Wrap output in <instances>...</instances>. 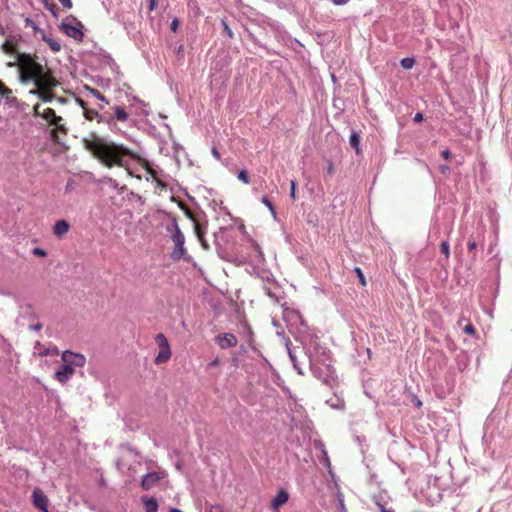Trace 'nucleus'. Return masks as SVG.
I'll return each mask as SVG.
<instances>
[{
	"label": "nucleus",
	"mask_w": 512,
	"mask_h": 512,
	"mask_svg": "<svg viewBox=\"0 0 512 512\" xmlns=\"http://www.w3.org/2000/svg\"><path fill=\"white\" fill-rule=\"evenodd\" d=\"M289 499V494L284 490L281 489L278 491L276 496L273 498L271 502V506L274 510H278V508L282 505H284Z\"/></svg>",
	"instance_id": "obj_17"
},
{
	"label": "nucleus",
	"mask_w": 512,
	"mask_h": 512,
	"mask_svg": "<svg viewBox=\"0 0 512 512\" xmlns=\"http://www.w3.org/2000/svg\"><path fill=\"white\" fill-rule=\"evenodd\" d=\"M82 28V24L75 18H72V21H63L60 25V29L63 33L79 42H81L84 37Z\"/></svg>",
	"instance_id": "obj_5"
},
{
	"label": "nucleus",
	"mask_w": 512,
	"mask_h": 512,
	"mask_svg": "<svg viewBox=\"0 0 512 512\" xmlns=\"http://www.w3.org/2000/svg\"><path fill=\"white\" fill-rule=\"evenodd\" d=\"M221 26L223 28L224 33L228 36V38L232 39L234 36L233 31L225 19L221 20Z\"/></svg>",
	"instance_id": "obj_25"
},
{
	"label": "nucleus",
	"mask_w": 512,
	"mask_h": 512,
	"mask_svg": "<svg viewBox=\"0 0 512 512\" xmlns=\"http://www.w3.org/2000/svg\"><path fill=\"white\" fill-rule=\"evenodd\" d=\"M414 122L419 123L423 120V114L421 112H418L414 115L413 118Z\"/></svg>",
	"instance_id": "obj_44"
},
{
	"label": "nucleus",
	"mask_w": 512,
	"mask_h": 512,
	"mask_svg": "<svg viewBox=\"0 0 512 512\" xmlns=\"http://www.w3.org/2000/svg\"><path fill=\"white\" fill-rule=\"evenodd\" d=\"M295 192H296V182L294 180H292L290 182V196L292 199H295V197H296Z\"/></svg>",
	"instance_id": "obj_36"
},
{
	"label": "nucleus",
	"mask_w": 512,
	"mask_h": 512,
	"mask_svg": "<svg viewBox=\"0 0 512 512\" xmlns=\"http://www.w3.org/2000/svg\"><path fill=\"white\" fill-rule=\"evenodd\" d=\"M290 330L294 333L296 341H299L309 359L310 370L315 378L324 384L331 385L334 381V369L332 367L331 352L322 346L319 338L311 334L308 326L298 311H292L288 315Z\"/></svg>",
	"instance_id": "obj_1"
},
{
	"label": "nucleus",
	"mask_w": 512,
	"mask_h": 512,
	"mask_svg": "<svg viewBox=\"0 0 512 512\" xmlns=\"http://www.w3.org/2000/svg\"><path fill=\"white\" fill-rule=\"evenodd\" d=\"M18 39L16 36H8L2 43L1 49L7 54H17V61L9 62V67L19 65L20 79L22 82L33 81L35 86L42 89H51L57 85V81L50 75L46 68L35 62L29 55L19 54L17 51Z\"/></svg>",
	"instance_id": "obj_2"
},
{
	"label": "nucleus",
	"mask_w": 512,
	"mask_h": 512,
	"mask_svg": "<svg viewBox=\"0 0 512 512\" xmlns=\"http://www.w3.org/2000/svg\"><path fill=\"white\" fill-rule=\"evenodd\" d=\"M32 254L35 256L45 257L47 252L43 248L35 247L32 249Z\"/></svg>",
	"instance_id": "obj_34"
},
{
	"label": "nucleus",
	"mask_w": 512,
	"mask_h": 512,
	"mask_svg": "<svg viewBox=\"0 0 512 512\" xmlns=\"http://www.w3.org/2000/svg\"><path fill=\"white\" fill-rule=\"evenodd\" d=\"M84 109V115L88 120H93L94 118L98 119V122H105L106 116L99 115V113L94 109H88L83 107Z\"/></svg>",
	"instance_id": "obj_22"
},
{
	"label": "nucleus",
	"mask_w": 512,
	"mask_h": 512,
	"mask_svg": "<svg viewBox=\"0 0 512 512\" xmlns=\"http://www.w3.org/2000/svg\"><path fill=\"white\" fill-rule=\"evenodd\" d=\"M41 117L49 122L51 125H55L59 130L64 131V127L60 124L62 117L57 116L55 111L51 108L45 109Z\"/></svg>",
	"instance_id": "obj_10"
},
{
	"label": "nucleus",
	"mask_w": 512,
	"mask_h": 512,
	"mask_svg": "<svg viewBox=\"0 0 512 512\" xmlns=\"http://www.w3.org/2000/svg\"><path fill=\"white\" fill-rule=\"evenodd\" d=\"M255 247H256L257 252H258L259 254H261L259 246H258L257 244H255Z\"/></svg>",
	"instance_id": "obj_62"
},
{
	"label": "nucleus",
	"mask_w": 512,
	"mask_h": 512,
	"mask_svg": "<svg viewBox=\"0 0 512 512\" xmlns=\"http://www.w3.org/2000/svg\"><path fill=\"white\" fill-rule=\"evenodd\" d=\"M350 0H331V2L336 5V6H340V5H345L349 2Z\"/></svg>",
	"instance_id": "obj_45"
},
{
	"label": "nucleus",
	"mask_w": 512,
	"mask_h": 512,
	"mask_svg": "<svg viewBox=\"0 0 512 512\" xmlns=\"http://www.w3.org/2000/svg\"><path fill=\"white\" fill-rule=\"evenodd\" d=\"M69 229L70 224L66 220L62 219L56 221V223L54 224L53 233L56 237L62 238L69 232Z\"/></svg>",
	"instance_id": "obj_14"
},
{
	"label": "nucleus",
	"mask_w": 512,
	"mask_h": 512,
	"mask_svg": "<svg viewBox=\"0 0 512 512\" xmlns=\"http://www.w3.org/2000/svg\"><path fill=\"white\" fill-rule=\"evenodd\" d=\"M158 0H149V11H154L157 8Z\"/></svg>",
	"instance_id": "obj_40"
},
{
	"label": "nucleus",
	"mask_w": 512,
	"mask_h": 512,
	"mask_svg": "<svg viewBox=\"0 0 512 512\" xmlns=\"http://www.w3.org/2000/svg\"><path fill=\"white\" fill-rule=\"evenodd\" d=\"M476 247H477V244H476V242L474 240H470L468 242V249H469V251L475 250Z\"/></svg>",
	"instance_id": "obj_48"
},
{
	"label": "nucleus",
	"mask_w": 512,
	"mask_h": 512,
	"mask_svg": "<svg viewBox=\"0 0 512 512\" xmlns=\"http://www.w3.org/2000/svg\"><path fill=\"white\" fill-rule=\"evenodd\" d=\"M29 329L32 331L38 332L42 329V324L40 322H37L35 324L30 325Z\"/></svg>",
	"instance_id": "obj_39"
},
{
	"label": "nucleus",
	"mask_w": 512,
	"mask_h": 512,
	"mask_svg": "<svg viewBox=\"0 0 512 512\" xmlns=\"http://www.w3.org/2000/svg\"><path fill=\"white\" fill-rule=\"evenodd\" d=\"M142 502L145 505L146 512H157L158 511V503L155 498L143 497Z\"/></svg>",
	"instance_id": "obj_20"
},
{
	"label": "nucleus",
	"mask_w": 512,
	"mask_h": 512,
	"mask_svg": "<svg viewBox=\"0 0 512 512\" xmlns=\"http://www.w3.org/2000/svg\"><path fill=\"white\" fill-rule=\"evenodd\" d=\"M172 229L174 231L172 235V240L175 243V249L172 252L171 256L173 259H180L185 256L186 249L184 247L185 243V237L184 234L181 232L177 220L174 218L171 223Z\"/></svg>",
	"instance_id": "obj_4"
},
{
	"label": "nucleus",
	"mask_w": 512,
	"mask_h": 512,
	"mask_svg": "<svg viewBox=\"0 0 512 512\" xmlns=\"http://www.w3.org/2000/svg\"><path fill=\"white\" fill-rule=\"evenodd\" d=\"M441 154H442V156H443L445 159H449V158H450V156H451V152H450V150H449V149H445V150H443Z\"/></svg>",
	"instance_id": "obj_51"
},
{
	"label": "nucleus",
	"mask_w": 512,
	"mask_h": 512,
	"mask_svg": "<svg viewBox=\"0 0 512 512\" xmlns=\"http://www.w3.org/2000/svg\"><path fill=\"white\" fill-rule=\"evenodd\" d=\"M463 331L469 335L475 334L476 330L472 324H468L463 328Z\"/></svg>",
	"instance_id": "obj_35"
},
{
	"label": "nucleus",
	"mask_w": 512,
	"mask_h": 512,
	"mask_svg": "<svg viewBox=\"0 0 512 512\" xmlns=\"http://www.w3.org/2000/svg\"><path fill=\"white\" fill-rule=\"evenodd\" d=\"M264 289H265V293L267 294V296H269L272 299L277 298L276 294L270 288L265 287Z\"/></svg>",
	"instance_id": "obj_43"
},
{
	"label": "nucleus",
	"mask_w": 512,
	"mask_h": 512,
	"mask_svg": "<svg viewBox=\"0 0 512 512\" xmlns=\"http://www.w3.org/2000/svg\"><path fill=\"white\" fill-rule=\"evenodd\" d=\"M237 178H238L241 182H243V183H245V184H248V183H249L248 173H247V171H246L245 169L240 170V171L238 172Z\"/></svg>",
	"instance_id": "obj_30"
},
{
	"label": "nucleus",
	"mask_w": 512,
	"mask_h": 512,
	"mask_svg": "<svg viewBox=\"0 0 512 512\" xmlns=\"http://www.w3.org/2000/svg\"><path fill=\"white\" fill-rule=\"evenodd\" d=\"M328 404H330V406L334 409H343L344 408V404L341 403V404H335V402H332L330 403V401H327Z\"/></svg>",
	"instance_id": "obj_47"
},
{
	"label": "nucleus",
	"mask_w": 512,
	"mask_h": 512,
	"mask_svg": "<svg viewBox=\"0 0 512 512\" xmlns=\"http://www.w3.org/2000/svg\"><path fill=\"white\" fill-rule=\"evenodd\" d=\"M155 341L159 346V352L157 356L155 357V363L156 364H162L166 361H168L171 357V349L168 342V339L166 336L162 333H159L155 337Z\"/></svg>",
	"instance_id": "obj_6"
},
{
	"label": "nucleus",
	"mask_w": 512,
	"mask_h": 512,
	"mask_svg": "<svg viewBox=\"0 0 512 512\" xmlns=\"http://www.w3.org/2000/svg\"><path fill=\"white\" fill-rule=\"evenodd\" d=\"M58 1L66 9H71L73 6L72 0H58Z\"/></svg>",
	"instance_id": "obj_38"
},
{
	"label": "nucleus",
	"mask_w": 512,
	"mask_h": 512,
	"mask_svg": "<svg viewBox=\"0 0 512 512\" xmlns=\"http://www.w3.org/2000/svg\"><path fill=\"white\" fill-rule=\"evenodd\" d=\"M41 355H42V356H46V355H48V352H47V351H45V352H41Z\"/></svg>",
	"instance_id": "obj_63"
},
{
	"label": "nucleus",
	"mask_w": 512,
	"mask_h": 512,
	"mask_svg": "<svg viewBox=\"0 0 512 512\" xmlns=\"http://www.w3.org/2000/svg\"><path fill=\"white\" fill-rule=\"evenodd\" d=\"M217 344L222 349L231 348L237 345V338L232 333H225L222 336L216 337Z\"/></svg>",
	"instance_id": "obj_11"
},
{
	"label": "nucleus",
	"mask_w": 512,
	"mask_h": 512,
	"mask_svg": "<svg viewBox=\"0 0 512 512\" xmlns=\"http://www.w3.org/2000/svg\"><path fill=\"white\" fill-rule=\"evenodd\" d=\"M183 49H184L183 45H180V46L178 47L177 53H178V54L182 53V52H183Z\"/></svg>",
	"instance_id": "obj_59"
},
{
	"label": "nucleus",
	"mask_w": 512,
	"mask_h": 512,
	"mask_svg": "<svg viewBox=\"0 0 512 512\" xmlns=\"http://www.w3.org/2000/svg\"><path fill=\"white\" fill-rule=\"evenodd\" d=\"M179 27V20L177 18H174L172 21H171V24H170V29L173 31V32H176L177 29Z\"/></svg>",
	"instance_id": "obj_37"
},
{
	"label": "nucleus",
	"mask_w": 512,
	"mask_h": 512,
	"mask_svg": "<svg viewBox=\"0 0 512 512\" xmlns=\"http://www.w3.org/2000/svg\"><path fill=\"white\" fill-rule=\"evenodd\" d=\"M47 8H48V10H50L55 15V9L56 8H55L54 5H51V6L47 7Z\"/></svg>",
	"instance_id": "obj_57"
},
{
	"label": "nucleus",
	"mask_w": 512,
	"mask_h": 512,
	"mask_svg": "<svg viewBox=\"0 0 512 512\" xmlns=\"http://www.w3.org/2000/svg\"><path fill=\"white\" fill-rule=\"evenodd\" d=\"M261 202L269 209V211L271 212L272 216L275 218L276 217V210H275V207L273 206L272 202L267 197H263Z\"/></svg>",
	"instance_id": "obj_26"
},
{
	"label": "nucleus",
	"mask_w": 512,
	"mask_h": 512,
	"mask_svg": "<svg viewBox=\"0 0 512 512\" xmlns=\"http://www.w3.org/2000/svg\"><path fill=\"white\" fill-rule=\"evenodd\" d=\"M11 89L5 87L1 82H0V96L2 98L5 99V103L9 106V107H13V106H16L18 104V100L16 97L14 96H11Z\"/></svg>",
	"instance_id": "obj_15"
},
{
	"label": "nucleus",
	"mask_w": 512,
	"mask_h": 512,
	"mask_svg": "<svg viewBox=\"0 0 512 512\" xmlns=\"http://www.w3.org/2000/svg\"><path fill=\"white\" fill-rule=\"evenodd\" d=\"M114 115L112 117H106L105 122L110 124L113 120H117L119 122H126L129 118L128 112L121 105H115L113 107Z\"/></svg>",
	"instance_id": "obj_12"
},
{
	"label": "nucleus",
	"mask_w": 512,
	"mask_h": 512,
	"mask_svg": "<svg viewBox=\"0 0 512 512\" xmlns=\"http://www.w3.org/2000/svg\"><path fill=\"white\" fill-rule=\"evenodd\" d=\"M212 154H213V156H214L217 160H220V153H219V151L217 150V148H216V147H213V148H212Z\"/></svg>",
	"instance_id": "obj_52"
},
{
	"label": "nucleus",
	"mask_w": 512,
	"mask_h": 512,
	"mask_svg": "<svg viewBox=\"0 0 512 512\" xmlns=\"http://www.w3.org/2000/svg\"><path fill=\"white\" fill-rule=\"evenodd\" d=\"M314 446L317 450L320 451L321 455H323L324 453H327L326 447L321 440H316L314 442Z\"/></svg>",
	"instance_id": "obj_32"
},
{
	"label": "nucleus",
	"mask_w": 512,
	"mask_h": 512,
	"mask_svg": "<svg viewBox=\"0 0 512 512\" xmlns=\"http://www.w3.org/2000/svg\"><path fill=\"white\" fill-rule=\"evenodd\" d=\"M377 505L379 506L380 512H389L382 504L377 503Z\"/></svg>",
	"instance_id": "obj_54"
},
{
	"label": "nucleus",
	"mask_w": 512,
	"mask_h": 512,
	"mask_svg": "<svg viewBox=\"0 0 512 512\" xmlns=\"http://www.w3.org/2000/svg\"><path fill=\"white\" fill-rule=\"evenodd\" d=\"M167 476L165 471H152L142 476L141 479V488L145 491L150 490L154 487L160 480L164 479Z\"/></svg>",
	"instance_id": "obj_8"
},
{
	"label": "nucleus",
	"mask_w": 512,
	"mask_h": 512,
	"mask_svg": "<svg viewBox=\"0 0 512 512\" xmlns=\"http://www.w3.org/2000/svg\"><path fill=\"white\" fill-rule=\"evenodd\" d=\"M217 364V360L213 361L210 365H216Z\"/></svg>",
	"instance_id": "obj_64"
},
{
	"label": "nucleus",
	"mask_w": 512,
	"mask_h": 512,
	"mask_svg": "<svg viewBox=\"0 0 512 512\" xmlns=\"http://www.w3.org/2000/svg\"><path fill=\"white\" fill-rule=\"evenodd\" d=\"M349 143H350L351 147L355 149L356 154H359L361 152L360 136L354 130H352V132L350 134Z\"/></svg>",
	"instance_id": "obj_21"
},
{
	"label": "nucleus",
	"mask_w": 512,
	"mask_h": 512,
	"mask_svg": "<svg viewBox=\"0 0 512 512\" xmlns=\"http://www.w3.org/2000/svg\"><path fill=\"white\" fill-rule=\"evenodd\" d=\"M210 512H224L223 507L220 505H213L210 508Z\"/></svg>",
	"instance_id": "obj_42"
},
{
	"label": "nucleus",
	"mask_w": 512,
	"mask_h": 512,
	"mask_svg": "<svg viewBox=\"0 0 512 512\" xmlns=\"http://www.w3.org/2000/svg\"><path fill=\"white\" fill-rule=\"evenodd\" d=\"M170 512H183V511L178 508H171Z\"/></svg>",
	"instance_id": "obj_60"
},
{
	"label": "nucleus",
	"mask_w": 512,
	"mask_h": 512,
	"mask_svg": "<svg viewBox=\"0 0 512 512\" xmlns=\"http://www.w3.org/2000/svg\"><path fill=\"white\" fill-rule=\"evenodd\" d=\"M314 446L317 450L320 451L321 455H323L324 453H327L326 447L321 440H316L314 442Z\"/></svg>",
	"instance_id": "obj_31"
},
{
	"label": "nucleus",
	"mask_w": 512,
	"mask_h": 512,
	"mask_svg": "<svg viewBox=\"0 0 512 512\" xmlns=\"http://www.w3.org/2000/svg\"><path fill=\"white\" fill-rule=\"evenodd\" d=\"M74 372V368H71L69 365L64 363V365H62L61 368L55 372V378L60 383L64 384L71 378Z\"/></svg>",
	"instance_id": "obj_13"
},
{
	"label": "nucleus",
	"mask_w": 512,
	"mask_h": 512,
	"mask_svg": "<svg viewBox=\"0 0 512 512\" xmlns=\"http://www.w3.org/2000/svg\"><path fill=\"white\" fill-rule=\"evenodd\" d=\"M354 272L356 273L358 279H359V282L361 283L362 286H365L366 285V279H365V276L361 270L360 267H355L354 268Z\"/></svg>",
	"instance_id": "obj_29"
},
{
	"label": "nucleus",
	"mask_w": 512,
	"mask_h": 512,
	"mask_svg": "<svg viewBox=\"0 0 512 512\" xmlns=\"http://www.w3.org/2000/svg\"><path fill=\"white\" fill-rule=\"evenodd\" d=\"M440 251L445 256L446 259L449 258V256H450V247H449V243L447 241H442V243L440 245Z\"/></svg>",
	"instance_id": "obj_28"
},
{
	"label": "nucleus",
	"mask_w": 512,
	"mask_h": 512,
	"mask_svg": "<svg viewBox=\"0 0 512 512\" xmlns=\"http://www.w3.org/2000/svg\"><path fill=\"white\" fill-rule=\"evenodd\" d=\"M29 318H30V319H36V318H37L36 313H35V312H33V311H30V312H29Z\"/></svg>",
	"instance_id": "obj_55"
},
{
	"label": "nucleus",
	"mask_w": 512,
	"mask_h": 512,
	"mask_svg": "<svg viewBox=\"0 0 512 512\" xmlns=\"http://www.w3.org/2000/svg\"><path fill=\"white\" fill-rule=\"evenodd\" d=\"M440 170L442 172H446V171H449V167L447 165H442V166H440Z\"/></svg>",
	"instance_id": "obj_56"
},
{
	"label": "nucleus",
	"mask_w": 512,
	"mask_h": 512,
	"mask_svg": "<svg viewBox=\"0 0 512 512\" xmlns=\"http://www.w3.org/2000/svg\"><path fill=\"white\" fill-rule=\"evenodd\" d=\"M416 405H417L418 407H420V406L422 405V402H421L420 400H417V401H416Z\"/></svg>",
	"instance_id": "obj_61"
},
{
	"label": "nucleus",
	"mask_w": 512,
	"mask_h": 512,
	"mask_svg": "<svg viewBox=\"0 0 512 512\" xmlns=\"http://www.w3.org/2000/svg\"><path fill=\"white\" fill-rule=\"evenodd\" d=\"M84 147L104 166L128 167L136 158V154L111 140L91 134L83 139Z\"/></svg>",
	"instance_id": "obj_3"
},
{
	"label": "nucleus",
	"mask_w": 512,
	"mask_h": 512,
	"mask_svg": "<svg viewBox=\"0 0 512 512\" xmlns=\"http://www.w3.org/2000/svg\"><path fill=\"white\" fill-rule=\"evenodd\" d=\"M285 345H286V349H287V353H288L290 362L293 365V368L297 371V373L299 375H304V372L298 363L296 352L294 349L291 348V346H290L291 344H290L289 340L286 341Z\"/></svg>",
	"instance_id": "obj_16"
},
{
	"label": "nucleus",
	"mask_w": 512,
	"mask_h": 512,
	"mask_svg": "<svg viewBox=\"0 0 512 512\" xmlns=\"http://www.w3.org/2000/svg\"><path fill=\"white\" fill-rule=\"evenodd\" d=\"M33 94H38L43 102H51L53 95L47 92L32 91Z\"/></svg>",
	"instance_id": "obj_27"
},
{
	"label": "nucleus",
	"mask_w": 512,
	"mask_h": 512,
	"mask_svg": "<svg viewBox=\"0 0 512 512\" xmlns=\"http://www.w3.org/2000/svg\"><path fill=\"white\" fill-rule=\"evenodd\" d=\"M340 512H347L343 500H340Z\"/></svg>",
	"instance_id": "obj_53"
},
{
	"label": "nucleus",
	"mask_w": 512,
	"mask_h": 512,
	"mask_svg": "<svg viewBox=\"0 0 512 512\" xmlns=\"http://www.w3.org/2000/svg\"><path fill=\"white\" fill-rule=\"evenodd\" d=\"M62 361L71 368L83 367L86 364V357L81 353L65 350L61 354Z\"/></svg>",
	"instance_id": "obj_7"
},
{
	"label": "nucleus",
	"mask_w": 512,
	"mask_h": 512,
	"mask_svg": "<svg viewBox=\"0 0 512 512\" xmlns=\"http://www.w3.org/2000/svg\"><path fill=\"white\" fill-rule=\"evenodd\" d=\"M72 189H73V180L70 179L66 183L65 190H66V192H68V191H71Z\"/></svg>",
	"instance_id": "obj_49"
},
{
	"label": "nucleus",
	"mask_w": 512,
	"mask_h": 512,
	"mask_svg": "<svg viewBox=\"0 0 512 512\" xmlns=\"http://www.w3.org/2000/svg\"><path fill=\"white\" fill-rule=\"evenodd\" d=\"M127 100L130 103L132 107L136 108L137 114H147L145 111V103L141 99H139L137 96L134 95H127Z\"/></svg>",
	"instance_id": "obj_18"
},
{
	"label": "nucleus",
	"mask_w": 512,
	"mask_h": 512,
	"mask_svg": "<svg viewBox=\"0 0 512 512\" xmlns=\"http://www.w3.org/2000/svg\"><path fill=\"white\" fill-rule=\"evenodd\" d=\"M327 173L329 175H332L334 173V165H333V163L331 161H328Z\"/></svg>",
	"instance_id": "obj_46"
},
{
	"label": "nucleus",
	"mask_w": 512,
	"mask_h": 512,
	"mask_svg": "<svg viewBox=\"0 0 512 512\" xmlns=\"http://www.w3.org/2000/svg\"><path fill=\"white\" fill-rule=\"evenodd\" d=\"M42 39L48 44L53 52H59L61 50L60 42L57 39L46 35L44 31H42Z\"/></svg>",
	"instance_id": "obj_19"
},
{
	"label": "nucleus",
	"mask_w": 512,
	"mask_h": 512,
	"mask_svg": "<svg viewBox=\"0 0 512 512\" xmlns=\"http://www.w3.org/2000/svg\"><path fill=\"white\" fill-rule=\"evenodd\" d=\"M32 501L36 508L42 512H49V499L40 488H35L32 492Z\"/></svg>",
	"instance_id": "obj_9"
},
{
	"label": "nucleus",
	"mask_w": 512,
	"mask_h": 512,
	"mask_svg": "<svg viewBox=\"0 0 512 512\" xmlns=\"http://www.w3.org/2000/svg\"><path fill=\"white\" fill-rule=\"evenodd\" d=\"M90 93L98 100L105 102L108 104V101L105 99V97L97 90V89H90Z\"/></svg>",
	"instance_id": "obj_33"
},
{
	"label": "nucleus",
	"mask_w": 512,
	"mask_h": 512,
	"mask_svg": "<svg viewBox=\"0 0 512 512\" xmlns=\"http://www.w3.org/2000/svg\"><path fill=\"white\" fill-rule=\"evenodd\" d=\"M196 233H197V236L199 238V240L201 241V244L202 246L205 248V249H208V244L207 242L202 238V235L200 234L199 230L196 229Z\"/></svg>",
	"instance_id": "obj_41"
},
{
	"label": "nucleus",
	"mask_w": 512,
	"mask_h": 512,
	"mask_svg": "<svg viewBox=\"0 0 512 512\" xmlns=\"http://www.w3.org/2000/svg\"><path fill=\"white\" fill-rule=\"evenodd\" d=\"M401 66L406 69H412L415 64V59L413 57H405L400 61Z\"/></svg>",
	"instance_id": "obj_24"
},
{
	"label": "nucleus",
	"mask_w": 512,
	"mask_h": 512,
	"mask_svg": "<svg viewBox=\"0 0 512 512\" xmlns=\"http://www.w3.org/2000/svg\"><path fill=\"white\" fill-rule=\"evenodd\" d=\"M26 21H27V23L31 24V26H32L33 28H35V29L37 28V27H36V25H35V23H34L33 21H31L30 19H26Z\"/></svg>",
	"instance_id": "obj_58"
},
{
	"label": "nucleus",
	"mask_w": 512,
	"mask_h": 512,
	"mask_svg": "<svg viewBox=\"0 0 512 512\" xmlns=\"http://www.w3.org/2000/svg\"><path fill=\"white\" fill-rule=\"evenodd\" d=\"M321 462L323 463V465L327 469L328 473L333 477L334 473H333V470H332L331 461L329 459L328 452L324 453L323 455H321Z\"/></svg>",
	"instance_id": "obj_23"
},
{
	"label": "nucleus",
	"mask_w": 512,
	"mask_h": 512,
	"mask_svg": "<svg viewBox=\"0 0 512 512\" xmlns=\"http://www.w3.org/2000/svg\"><path fill=\"white\" fill-rule=\"evenodd\" d=\"M39 109H40V104H36V105L34 106V108H33V110H34V115H35V116H40V117H41V114H42V113L40 112V110H39Z\"/></svg>",
	"instance_id": "obj_50"
}]
</instances>
